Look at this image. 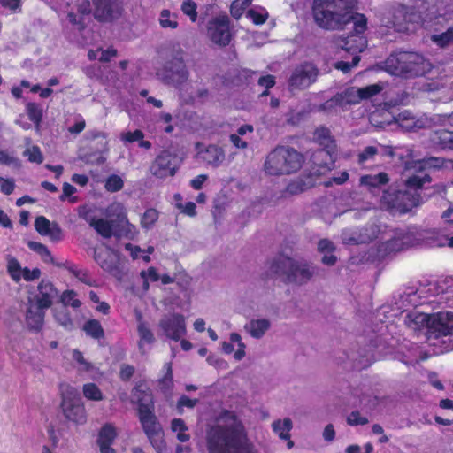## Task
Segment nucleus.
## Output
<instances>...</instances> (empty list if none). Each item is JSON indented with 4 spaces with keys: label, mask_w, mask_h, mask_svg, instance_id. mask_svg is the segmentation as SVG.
I'll list each match as a JSON object with an SVG mask.
<instances>
[{
    "label": "nucleus",
    "mask_w": 453,
    "mask_h": 453,
    "mask_svg": "<svg viewBox=\"0 0 453 453\" xmlns=\"http://www.w3.org/2000/svg\"><path fill=\"white\" fill-rule=\"evenodd\" d=\"M188 78V72L184 65H180L171 71V73L164 76L163 79L166 83L173 84L176 87L183 84Z\"/></svg>",
    "instance_id": "30"
},
{
    "label": "nucleus",
    "mask_w": 453,
    "mask_h": 453,
    "mask_svg": "<svg viewBox=\"0 0 453 453\" xmlns=\"http://www.w3.org/2000/svg\"><path fill=\"white\" fill-rule=\"evenodd\" d=\"M432 40L439 46L444 47L453 42V28H449L445 33L434 35Z\"/></svg>",
    "instance_id": "51"
},
{
    "label": "nucleus",
    "mask_w": 453,
    "mask_h": 453,
    "mask_svg": "<svg viewBox=\"0 0 453 453\" xmlns=\"http://www.w3.org/2000/svg\"><path fill=\"white\" fill-rule=\"evenodd\" d=\"M273 432L282 440H289L290 430L293 427L292 421L289 418L278 419L272 425Z\"/></svg>",
    "instance_id": "32"
},
{
    "label": "nucleus",
    "mask_w": 453,
    "mask_h": 453,
    "mask_svg": "<svg viewBox=\"0 0 453 453\" xmlns=\"http://www.w3.org/2000/svg\"><path fill=\"white\" fill-rule=\"evenodd\" d=\"M61 302L64 305H70L73 308H79L81 302L77 298V293L73 290H65L61 295Z\"/></svg>",
    "instance_id": "50"
},
{
    "label": "nucleus",
    "mask_w": 453,
    "mask_h": 453,
    "mask_svg": "<svg viewBox=\"0 0 453 453\" xmlns=\"http://www.w3.org/2000/svg\"><path fill=\"white\" fill-rule=\"evenodd\" d=\"M141 277L143 280V289L147 291L149 288V281H157L160 276L154 267H150L147 271L141 272Z\"/></svg>",
    "instance_id": "53"
},
{
    "label": "nucleus",
    "mask_w": 453,
    "mask_h": 453,
    "mask_svg": "<svg viewBox=\"0 0 453 453\" xmlns=\"http://www.w3.org/2000/svg\"><path fill=\"white\" fill-rule=\"evenodd\" d=\"M95 17L101 21H110L120 13L119 0H93Z\"/></svg>",
    "instance_id": "22"
},
{
    "label": "nucleus",
    "mask_w": 453,
    "mask_h": 453,
    "mask_svg": "<svg viewBox=\"0 0 453 453\" xmlns=\"http://www.w3.org/2000/svg\"><path fill=\"white\" fill-rule=\"evenodd\" d=\"M158 219V213L155 209L147 210L141 219V224L145 228H150Z\"/></svg>",
    "instance_id": "55"
},
{
    "label": "nucleus",
    "mask_w": 453,
    "mask_h": 453,
    "mask_svg": "<svg viewBox=\"0 0 453 453\" xmlns=\"http://www.w3.org/2000/svg\"><path fill=\"white\" fill-rule=\"evenodd\" d=\"M158 22L161 27L176 29L178 27L177 14L164 9L159 13Z\"/></svg>",
    "instance_id": "33"
},
{
    "label": "nucleus",
    "mask_w": 453,
    "mask_h": 453,
    "mask_svg": "<svg viewBox=\"0 0 453 453\" xmlns=\"http://www.w3.org/2000/svg\"><path fill=\"white\" fill-rule=\"evenodd\" d=\"M171 430L176 434L177 439L185 442L190 439L189 434L187 433L188 427L181 418H174L171 422Z\"/></svg>",
    "instance_id": "36"
},
{
    "label": "nucleus",
    "mask_w": 453,
    "mask_h": 453,
    "mask_svg": "<svg viewBox=\"0 0 453 453\" xmlns=\"http://www.w3.org/2000/svg\"><path fill=\"white\" fill-rule=\"evenodd\" d=\"M453 334V312L440 311L432 315L429 327V342L431 345H436V341L441 337Z\"/></svg>",
    "instance_id": "14"
},
{
    "label": "nucleus",
    "mask_w": 453,
    "mask_h": 453,
    "mask_svg": "<svg viewBox=\"0 0 453 453\" xmlns=\"http://www.w3.org/2000/svg\"><path fill=\"white\" fill-rule=\"evenodd\" d=\"M116 54V50L108 48L105 50H102L101 49H97L96 50H90L88 56L90 60L98 58L101 62H107L111 58L115 57Z\"/></svg>",
    "instance_id": "43"
},
{
    "label": "nucleus",
    "mask_w": 453,
    "mask_h": 453,
    "mask_svg": "<svg viewBox=\"0 0 453 453\" xmlns=\"http://www.w3.org/2000/svg\"><path fill=\"white\" fill-rule=\"evenodd\" d=\"M355 0H314L312 12L315 22L323 28L335 29L342 24L353 23L356 32L347 38H341L338 46L353 55L352 62L339 61L335 67L343 73H348L356 66L362 52L367 45L366 40L361 36L366 29L367 20L365 15L351 13Z\"/></svg>",
    "instance_id": "2"
},
{
    "label": "nucleus",
    "mask_w": 453,
    "mask_h": 453,
    "mask_svg": "<svg viewBox=\"0 0 453 453\" xmlns=\"http://www.w3.org/2000/svg\"><path fill=\"white\" fill-rule=\"evenodd\" d=\"M69 271L79 281L88 286H92L94 284L93 280L90 278L86 270L77 266H71L69 267Z\"/></svg>",
    "instance_id": "48"
},
{
    "label": "nucleus",
    "mask_w": 453,
    "mask_h": 453,
    "mask_svg": "<svg viewBox=\"0 0 453 453\" xmlns=\"http://www.w3.org/2000/svg\"><path fill=\"white\" fill-rule=\"evenodd\" d=\"M342 241L349 245L375 242L378 257L397 252L417 245L453 248V236L449 237L435 229L406 226L393 229L386 226H371L359 230H346Z\"/></svg>",
    "instance_id": "1"
},
{
    "label": "nucleus",
    "mask_w": 453,
    "mask_h": 453,
    "mask_svg": "<svg viewBox=\"0 0 453 453\" xmlns=\"http://www.w3.org/2000/svg\"><path fill=\"white\" fill-rule=\"evenodd\" d=\"M86 123L81 116L77 117L75 123L68 128L71 134H80L85 128Z\"/></svg>",
    "instance_id": "64"
},
{
    "label": "nucleus",
    "mask_w": 453,
    "mask_h": 453,
    "mask_svg": "<svg viewBox=\"0 0 453 453\" xmlns=\"http://www.w3.org/2000/svg\"><path fill=\"white\" fill-rule=\"evenodd\" d=\"M57 296L58 290L53 284L49 280H42L38 284L35 292L32 293L29 296L28 302L37 306L49 309Z\"/></svg>",
    "instance_id": "19"
},
{
    "label": "nucleus",
    "mask_w": 453,
    "mask_h": 453,
    "mask_svg": "<svg viewBox=\"0 0 453 453\" xmlns=\"http://www.w3.org/2000/svg\"><path fill=\"white\" fill-rule=\"evenodd\" d=\"M432 315L425 311L413 310L408 311L404 317V323L408 328L413 331H419L427 328V339L429 340V327Z\"/></svg>",
    "instance_id": "23"
},
{
    "label": "nucleus",
    "mask_w": 453,
    "mask_h": 453,
    "mask_svg": "<svg viewBox=\"0 0 453 453\" xmlns=\"http://www.w3.org/2000/svg\"><path fill=\"white\" fill-rule=\"evenodd\" d=\"M15 183L12 179L0 177V188L1 191L5 195H10L13 192Z\"/></svg>",
    "instance_id": "62"
},
{
    "label": "nucleus",
    "mask_w": 453,
    "mask_h": 453,
    "mask_svg": "<svg viewBox=\"0 0 453 453\" xmlns=\"http://www.w3.org/2000/svg\"><path fill=\"white\" fill-rule=\"evenodd\" d=\"M315 141L323 147L317 150L312 156V161L316 168L313 169L314 174H324L329 171L334 163V143L330 135V132L326 127H319L314 133Z\"/></svg>",
    "instance_id": "12"
},
{
    "label": "nucleus",
    "mask_w": 453,
    "mask_h": 453,
    "mask_svg": "<svg viewBox=\"0 0 453 453\" xmlns=\"http://www.w3.org/2000/svg\"><path fill=\"white\" fill-rule=\"evenodd\" d=\"M46 310L47 309L28 302L26 313V324L31 330L38 331L42 328Z\"/></svg>",
    "instance_id": "24"
},
{
    "label": "nucleus",
    "mask_w": 453,
    "mask_h": 453,
    "mask_svg": "<svg viewBox=\"0 0 453 453\" xmlns=\"http://www.w3.org/2000/svg\"><path fill=\"white\" fill-rule=\"evenodd\" d=\"M142 392L140 387L134 388V395L139 403V419L148 440L157 453H165L166 443L162 426L153 413V400L150 392L143 391V396L137 394Z\"/></svg>",
    "instance_id": "6"
},
{
    "label": "nucleus",
    "mask_w": 453,
    "mask_h": 453,
    "mask_svg": "<svg viewBox=\"0 0 453 453\" xmlns=\"http://www.w3.org/2000/svg\"><path fill=\"white\" fill-rule=\"evenodd\" d=\"M431 68L430 63L416 52H398L391 54L385 62L388 73L395 76H419Z\"/></svg>",
    "instance_id": "7"
},
{
    "label": "nucleus",
    "mask_w": 453,
    "mask_h": 453,
    "mask_svg": "<svg viewBox=\"0 0 453 453\" xmlns=\"http://www.w3.org/2000/svg\"><path fill=\"white\" fill-rule=\"evenodd\" d=\"M0 165L19 166V160L7 150L0 149Z\"/></svg>",
    "instance_id": "56"
},
{
    "label": "nucleus",
    "mask_w": 453,
    "mask_h": 453,
    "mask_svg": "<svg viewBox=\"0 0 453 453\" xmlns=\"http://www.w3.org/2000/svg\"><path fill=\"white\" fill-rule=\"evenodd\" d=\"M397 122H399V125L406 129H411L414 127V121L413 118L411 117V113L408 111H404L399 114Z\"/></svg>",
    "instance_id": "59"
},
{
    "label": "nucleus",
    "mask_w": 453,
    "mask_h": 453,
    "mask_svg": "<svg viewBox=\"0 0 453 453\" xmlns=\"http://www.w3.org/2000/svg\"><path fill=\"white\" fill-rule=\"evenodd\" d=\"M252 0H234L231 5V14L235 19H239L247 6Z\"/></svg>",
    "instance_id": "54"
},
{
    "label": "nucleus",
    "mask_w": 453,
    "mask_h": 453,
    "mask_svg": "<svg viewBox=\"0 0 453 453\" xmlns=\"http://www.w3.org/2000/svg\"><path fill=\"white\" fill-rule=\"evenodd\" d=\"M367 418L362 417L358 411H353L348 417V423L351 426L364 425L367 423Z\"/></svg>",
    "instance_id": "63"
},
{
    "label": "nucleus",
    "mask_w": 453,
    "mask_h": 453,
    "mask_svg": "<svg viewBox=\"0 0 453 453\" xmlns=\"http://www.w3.org/2000/svg\"><path fill=\"white\" fill-rule=\"evenodd\" d=\"M27 112L30 120L38 126L42 117V109L35 103H28L27 104Z\"/></svg>",
    "instance_id": "52"
},
{
    "label": "nucleus",
    "mask_w": 453,
    "mask_h": 453,
    "mask_svg": "<svg viewBox=\"0 0 453 453\" xmlns=\"http://www.w3.org/2000/svg\"><path fill=\"white\" fill-rule=\"evenodd\" d=\"M163 334L173 341H180L186 334V321L183 315L170 314L165 316L158 325Z\"/></svg>",
    "instance_id": "17"
},
{
    "label": "nucleus",
    "mask_w": 453,
    "mask_h": 453,
    "mask_svg": "<svg viewBox=\"0 0 453 453\" xmlns=\"http://www.w3.org/2000/svg\"><path fill=\"white\" fill-rule=\"evenodd\" d=\"M211 40L219 45H227L231 40L229 19L226 16L218 17L213 19L208 27Z\"/></svg>",
    "instance_id": "20"
},
{
    "label": "nucleus",
    "mask_w": 453,
    "mask_h": 453,
    "mask_svg": "<svg viewBox=\"0 0 453 453\" xmlns=\"http://www.w3.org/2000/svg\"><path fill=\"white\" fill-rule=\"evenodd\" d=\"M197 5L192 0H184L181 4V11L192 22L197 19Z\"/></svg>",
    "instance_id": "47"
},
{
    "label": "nucleus",
    "mask_w": 453,
    "mask_h": 453,
    "mask_svg": "<svg viewBox=\"0 0 453 453\" xmlns=\"http://www.w3.org/2000/svg\"><path fill=\"white\" fill-rule=\"evenodd\" d=\"M126 249L130 252L134 258L142 257L146 262L150 260V254L152 253L154 250L152 247H149L147 253H145V251L142 250L139 247L134 246L130 243L126 245Z\"/></svg>",
    "instance_id": "49"
},
{
    "label": "nucleus",
    "mask_w": 453,
    "mask_h": 453,
    "mask_svg": "<svg viewBox=\"0 0 453 453\" xmlns=\"http://www.w3.org/2000/svg\"><path fill=\"white\" fill-rule=\"evenodd\" d=\"M107 219H97L92 208L82 206L79 209V216L84 219L96 232L104 238L117 234L119 228L130 226L126 208L120 202L111 203L104 211Z\"/></svg>",
    "instance_id": "4"
},
{
    "label": "nucleus",
    "mask_w": 453,
    "mask_h": 453,
    "mask_svg": "<svg viewBox=\"0 0 453 453\" xmlns=\"http://www.w3.org/2000/svg\"><path fill=\"white\" fill-rule=\"evenodd\" d=\"M388 181V175L384 173H380L376 175H365L361 177L360 180L362 185L368 186L370 188H376L381 184H386Z\"/></svg>",
    "instance_id": "40"
},
{
    "label": "nucleus",
    "mask_w": 453,
    "mask_h": 453,
    "mask_svg": "<svg viewBox=\"0 0 453 453\" xmlns=\"http://www.w3.org/2000/svg\"><path fill=\"white\" fill-rule=\"evenodd\" d=\"M247 17L256 25L264 24L267 18V11L261 6H254L250 8L247 12Z\"/></svg>",
    "instance_id": "39"
},
{
    "label": "nucleus",
    "mask_w": 453,
    "mask_h": 453,
    "mask_svg": "<svg viewBox=\"0 0 453 453\" xmlns=\"http://www.w3.org/2000/svg\"><path fill=\"white\" fill-rule=\"evenodd\" d=\"M120 138L125 142H139L143 139V134L140 130H135L134 132L127 131L122 133Z\"/></svg>",
    "instance_id": "58"
},
{
    "label": "nucleus",
    "mask_w": 453,
    "mask_h": 453,
    "mask_svg": "<svg viewBox=\"0 0 453 453\" xmlns=\"http://www.w3.org/2000/svg\"><path fill=\"white\" fill-rule=\"evenodd\" d=\"M118 432L116 426L111 423L104 424L98 432L96 440L99 449H111V445L117 438Z\"/></svg>",
    "instance_id": "28"
},
{
    "label": "nucleus",
    "mask_w": 453,
    "mask_h": 453,
    "mask_svg": "<svg viewBox=\"0 0 453 453\" xmlns=\"http://www.w3.org/2000/svg\"><path fill=\"white\" fill-rule=\"evenodd\" d=\"M380 90L381 87L377 84L362 88L351 87L337 94L333 99L322 105L321 108L327 110L334 105L343 108L349 104H358L361 100L370 98L380 92Z\"/></svg>",
    "instance_id": "13"
},
{
    "label": "nucleus",
    "mask_w": 453,
    "mask_h": 453,
    "mask_svg": "<svg viewBox=\"0 0 453 453\" xmlns=\"http://www.w3.org/2000/svg\"><path fill=\"white\" fill-rule=\"evenodd\" d=\"M302 164V156L295 150L279 147L266 157L265 170L271 175L289 174L296 172Z\"/></svg>",
    "instance_id": "9"
},
{
    "label": "nucleus",
    "mask_w": 453,
    "mask_h": 453,
    "mask_svg": "<svg viewBox=\"0 0 453 453\" xmlns=\"http://www.w3.org/2000/svg\"><path fill=\"white\" fill-rule=\"evenodd\" d=\"M403 302L414 307L434 303L453 306V279L446 278L429 282L416 291L405 294Z\"/></svg>",
    "instance_id": "5"
},
{
    "label": "nucleus",
    "mask_w": 453,
    "mask_h": 453,
    "mask_svg": "<svg viewBox=\"0 0 453 453\" xmlns=\"http://www.w3.org/2000/svg\"><path fill=\"white\" fill-rule=\"evenodd\" d=\"M5 263L6 272L15 283H19L22 280L25 281H33L39 279L42 274L41 270L38 268L30 269L26 266L23 267L20 262L12 255L5 257Z\"/></svg>",
    "instance_id": "16"
},
{
    "label": "nucleus",
    "mask_w": 453,
    "mask_h": 453,
    "mask_svg": "<svg viewBox=\"0 0 453 453\" xmlns=\"http://www.w3.org/2000/svg\"><path fill=\"white\" fill-rule=\"evenodd\" d=\"M124 186L123 179L116 174H112L106 179L105 188L109 192L119 191Z\"/></svg>",
    "instance_id": "46"
},
{
    "label": "nucleus",
    "mask_w": 453,
    "mask_h": 453,
    "mask_svg": "<svg viewBox=\"0 0 453 453\" xmlns=\"http://www.w3.org/2000/svg\"><path fill=\"white\" fill-rule=\"evenodd\" d=\"M96 260L104 270L112 272L115 256L109 250H104V252L96 251Z\"/></svg>",
    "instance_id": "38"
},
{
    "label": "nucleus",
    "mask_w": 453,
    "mask_h": 453,
    "mask_svg": "<svg viewBox=\"0 0 453 453\" xmlns=\"http://www.w3.org/2000/svg\"><path fill=\"white\" fill-rule=\"evenodd\" d=\"M76 8L78 14H75L72 9L68 12L67 18L71 24L77 26L81 29L84 27L85 19L89 18L91 4L88 0H78Z\"/></svg>",
    "instance_id": "26"
},
{
    "label": "nucleus",
    "mask_w": 453,
    "mask_h": 453,
    "mask_svg": "<svg viewBox=\"0 0 453 453\" xmlns=\"http://www.w3.org/2000/svg\"><path fill=\"white\" fill-rule=\"evenodd\" d=\"M27 148L23 152V156L27 157V160L31 163L42 164L43 162V155L40 148L36 145H31V140L26 139Z\"/></svg>",
    "instance_id": "34"
},
{
    "label": "nucleus",
    "mask_w": 453,
    "mask_h": 453,
    "mask_svg": "<svg viewBox=\"0 0 453 453\" xmlns=\"http://www.w3.org/2000/svg\"><path fill=\"white\" fill-rule=\"evenodd\" d=\"M28 247L36 252L45 263H53V257L45 245L37 242H29Z\"/></svg>",
    "instance_id": "42"
},
{
    "label": "nucleus",
    "mask_w": 453,
    "mask_h": 453,
    "mask_svg": "<svg viewBox=\"0 0 453 453\" xmlns=\"http://www.w3.org/2000/svg\"><path fill=\"white\" fill-rule=\"evenodd\" d=\"M318 76V69L311 63H304L297 66L290 79L289 86L292 89H303L311 86Z\"/></svg>",
    "instance_id": "18"
},
{
    "label": "nucleus",
    "mask_w": 453,
    "mask_h": 453,
    "mask_svg": "<svg viewBox=\"0 0 453 453\" xmlns=\"http://www.w3.org/2000/svg\"><path fill=\"white\" fill-rule=\"evenodd\" d=\"M436 141L444 149L453 150V132L441 130L436 132Z\"/></svg>",
    "instance_id": "44"
},
{
    "label": "nucleus",
    "mask_w": 453,
    "mask_h": 453,
    "mask_svg": "<svg viewBox=\"0 0 453 453\" xmlns=\"http://www.w3.org/2000/svg\"><path fill=\"white\" fill-rule=\"evenodd\" d=\"M61 409L65 418L77 425L83 426L87 423L88 414L78 390L68 384L60 386Z\"/></svg>",
    "instance_id": "11"
},
{
    "label": "nucleus",
    "mask_w": 453,
    "mask_h": 453,
    "mask_svg": "<svg viewBox=\"0 0 453 453\" xmlns=\"http://www.w3.org/2000/svg\"><path fill=\"white\" fill-rule=\"evenodd\" d=\"M271 323L266 319H257L250 321L245 328L248 333L254 338H261L269 329Z\"/></svg>",
    "instance_id": "29"
},
{
    "label": "nucleus",
    "mask_w": 453,
    "mask_h": 453,
    "mask_svg": "<svg viewBox=\"0 0 453 453\" xmlns=\"http://www.w3.org/2000/svg\"><path fill=\"white\" fill-rule=\"evenodd\" d=\"M72 358L75 362V367L78 371L90 372L94 370V365L85 359L83 354L78 349L72 350Z\"/></svg>",
    "instance_id": "37"
},
{
    "label": "nucleus",
    "mask_w": 453,
    "mask_h": 453,
    "mask_svg": "<svg viewBox=\"0 0 453 453\" xmlns=\"http://www.w3.org/2000/svg\"><path fill=\"white\" fill-rule=\"evenodd\" d=\"M164 370L165 372V376L159 380L160 388L166 392L167 390L172 389L173 382V371L171 363H166L164 365Z\"/></svg>",
    "instance_id": "45"
},
{
    "label": "nucleus",
    "mask_w": 453,
    "mask_h": 453,
    "mask_svg": "<svg viewBox=\"0 0 453 453\" xmlns=\"http://www.w3.org/2000/svg\"><path fill=\"white\" fill-rule=\"evenodd\" d=\"M197 402V399H190L186 395H182L177 403L178 411L180 413H182L183 409L185 407L189 409L194 408L196 405Z\"/></svg>",
    "instance_id": "60"
},
{
    "label": "nucleus",
    "mask_w": 453,
    "mask_h": 453,
    "mask_svg": "<svg viewBox=\"0 0 453 453\" xmlns=\"http://www.w3.org/2000/svg\"><path fill=\"white\" fill-rule=\"evenodd\" d=\"M83 330L86 334L95 339H100L104 337V330L98 320L90 319L87 321L83 326Z\"/></svg>",
    "instance_id": "41"
},
{
    "label": "nucleus",
    "mask_w": 453,
    "mask_h": 453,
    "mask_svg": "<svg viewBox=\"0 0 453 453\" xmlns=\"http://www.w3.org/2000/svg\"><path fill=\"white\" fill-rule=\"evenodd\" d=\"M207 447L210 453H256L242 421L231 411H226L210 430Z\"/></svg>",
    "instance_id": "3"
},
{
    "label": "nucleus",
    "mask_w": 453,
    "mask_h": 453,
    "mask_svg": "<svg viewBox=\"0 0 453 453\" xmlns=\"http://www.w3.org/2000/svg\"><path fill=\"white\" fill-rule=\"evenodd\" d=\"M77 191L76 188L72 186L69 183H64L63 185V193L60 196L62 201L69 198L71 203H75L77 201L76 197H71Z\"/></svg>",
    "instance_id": "61"
},
{
    "label": "nucleus",
    "mask_w": 453,
    "mask_h": 453,
    "mask_svg": "<svg viewBox=\"0 0 453 453\" xmlns=\"http://www.w3.org/2000/svg\"><path fill=\"white\" fill-rule=\"evenodd\" d=\"M84 397L89 401L99 402L104 399V394L97 385L89 382L82 387Z\"/></svg>",
    "instance_id": "35"
},
{
    "label": "nucleus",
    "mask_w": 453,
    "mask_h": 453,
    "mask_svg": "<svg viewBox=\"0 0 453 453\" xmlns=\"http://www.w3.org/2000/svg\"><path fill=\"white\" fill-rule=\"evenodd\" d=\"M383 199L389 207L395 209L400 213H406L410 211L418 203V196L416 192L412 194L408 191H399L395 195V199L389 200L386 195L383 196Z\"/></svg>",
    "instance_id": "21"
},
{
    "label": "nucleus",
    "mask_w": 453,
    "mask_h": 453,
    "mask_svg": "<svg viewBox=\"0 0 453 453\" xmlns=\"http://www.w3.org/2000/svg\"><path fill=\"white\" fill-rule=\"evenodd\" d=\"M443 167L453 169V161L445 160L441 157H428L422 160L407 162L405 167V174L407 175L405 183L407 188L414 190L420 188L425 183L430 182L427 173L429 169Z\"/></svg>",
    "instance_id": "8"
},
{
    "label": "nucleus",
    "mask_w": 453,
    "mask_h": 453,
    "mask_svg": "<svg viewBox=\"0 0 453 453\" xmlns=\"http://www.w3.org/2000/svg\"><path fill=\"white\" fill-rule=\"evenodd\" d=\"M230 342H222V350L226 354H231L234 350V347H237V349L234 353V358L236 361L242 360L245 357V344L242 342L241 335L237 333H232L229 336Z\"/></svg>",
    "instance_id": "27"
},
{
    "label": "nucleus",
    "mask_w": 453,
    "mask_h": 453,
    "mask_svg": "<svg viewBox=\"0 0 453 453\" xmlns=\"http://www.w3.org/2000/svg\"><path fill=\"white\" fill-rule=\"evenodd\" d=\"M196 148L198 157L212 166H218L225 158L223 150L217 146L211 145L203 150L202 145L197 144Z\"/></svg>",
    "instance_id": "25"
},
{
    "label": "nucleus",
    "mask_w": 453,
    "mask_h": 453,
    "mask_svg": "<svg viewBox=\"0 0 453 453\" xmlns=\"http://www.w3.org/2000/svg\"><path fill=\"white\" fill-rule=\"evenodd\" d=\"M273 273L283 276L289 282L303 284L309 281L316 273L311 265L296 261L288 257H281L272 265Z\"/></svg>",
    "instance_id": "10"
},
{
    "label": "nucleus",
    "mask_w": 453,
    "mask_h": 453,
    "mask_svg": "<svg viewBox=\"0 0 453 453\" xmlns=\"http://www.w3.org/2000/svg\"><path fill=\"white\" fill-rule=\"evenodd\" d=\"M51 226L52 225L50 224V220H48L43 216L37 217L35 219V229L42 235L48 234L50 233V228Z\"/></svg>",
    "instance_id": "57"
},
{
    "label": "nucleus",
    "mask_w": 453,
    "mask_h": 453,
    "mask_svg": "<svg viewBox=\"0 0 453 453\" xmlns=\"http://www.w3.org/2000/svg\"><path fill=\"white\" fill-rule=\"evenodd\" d=\"M180 165V158L168 151L162 152L153 162L150 171L159 179L173 176Z\"/></svg>",
    "instance_id": "15"
},
{
    "label": "nucleus",
    "mask_w": 453,
    "mask_h": 453,
    "mask_svg": "<svg viewBox=\"0 0 453 453\" xmlns=\"http://www.w3.org/2000/svg\"><path fill=\"white\" fill-rule=\"evenodd\" d=\"M137 331L139 334L138 347L144 353L146 351L145 346L153 343L155 340L154 334L146 323L141 320L139 321Z\"/></svg>",
    "instance_id": "31"
}]
</instances>
